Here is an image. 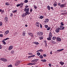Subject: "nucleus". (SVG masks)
Masks as SVG:
<instances>
[{
	"label": "nucleus",
	"instance_id": "nucleus-5",
	"mask_svg": "<svg viewBox=\"0 0 67 67\" xmlns=\"http://www.w3.org/2000/svg\"><path fill=\"white\" fill-rule=\"evenodd\" d=\"M36 63H30L29 64H28L27 65H36Z\"/></svg>",
	"mask_w": 67,
	"mask_h": 67
},
{
	"label": "nucleus",
	"instance_id": "nucleus-62",
	"mask_svg": "<svg viewBox=\"0 0 67 67\" xmlns=\"http://www.w3.org/2000/svg\"><path fill=\"white\" fill-rule=\"evenodd\" d=\"M40 27L41 28L42 27V24H40Z\"/></svg>",
	"mask_w": 67,
	"mask_h": 67
},
{
	"label": "nucleus",
	"instance_id": "nucleus-11",
	"mask_svg": "<svg viewBox=\"0 0 67 67\" xmlns=\"http://www.w3.org/2000/svg\"><path fill=\"white\" fill-rule=\"evenodd\" d=\"M29 12V8H28L26 9V12L28 13Z\"/></svg>",
	"mask_w": 67,
	"mask_h": 67
},
{
	"label": "nucleus",
	"instance_id": "nucleus-41",
	"mask_svg": "<svg viewBox=\"0 0 67 67\" xmlns=\"http://www.w3.org/2000/svg\"><path fill=\"white\" fill-rule=\"evenodd\" d=\"M28 55H33V54L32 53H28Z\"/></svg>",
	"mask_w": 67,
	"mask_h": 67
},
{
	"label": "nucleus",
	"instance_id": "nucleus-60",
	"mask_svg": "<svg viewBox=\"0 0 67 67\" xmlns=\"http://www.w3.org/2000/svg\"><path fill=\"white\" fill-rule=\"evenodd\" d=\"M2 48V47H1V45H0V49Z\"/></svg>",
	"mask_w": 67,
	"mask_h": 67
},
{
	"label": "nucleus",
	"instance_id": "nucleus-53",
	"mask_svg": "<svg viewBox=\"0 0 67 67\" xmlns=\"http://www.w3.org/2000/svg\"><path fill=\"white\" fill-rule=\"evenodd\" d=\"M49 67H51V66H52L51 64V63H50L49 64Z\"/></svg>",
	"mask_w": 67,
	"mask_h": 67
},
{
	"label": "nucleus",
	"instance_id": "nucleus-12",
	"mask_svg": "<svg viewBox=\"0 0 67 67\" xmlns=\"http://www.w3.org/2000/svg\"><path fill=\"white\" fill-rule=\"evenodd\" d=\"M64 49H59L57 50L58 52H61V51H63Z\"/></svg>",
	"mask_w": 67,
	"mask_h": 67
},
{
	"label": "nucleus",
	"instance_id": "nucleus-47",
	"mask_svg": "<svg viewBox=\"0 0 67 67\" xmlns=\"http://www.w3.org/2000/svg\"><path fill=\"white\" fill-rule=\"evenodd\" d=\"M35 60V62H37V60H38V59H34Z\"/></svg>",
	"mask_w": 67,
	"mask_h": 67
},
{
	"label": "nucleus",
	"instance_id": "nucleus-43",
	"mask_svg": "<svg viewBox=\"0 0 67 67\" xmlns=\"http://www.w3.org/2000/svg\"><path fill=\"white\" fill-rule=\"evenodd\" d=\"M0 37H3V35L2 34H0Z\"/></svg>",
	"mask_w": 67,
	"mask_h": 67
},
{
	"label": "nucleus",
	"instance_id": "nucleus-16",
	"mask_svg": "<svg viewBox=\"0 0 67 67\" xmlns=\"http://www.w3.org/2000/svg\"><path fill=\"white\" fill-rule=\"evenodd\" d=\"M34 43L37 45H38V44H39V43L37 42H34Z\"/></svg>",
	"mask_w": 67,
	"mask_h": 67
},
{
	"label": "nucleus",
	"instance_id": "nucleus-19",
	"mask_svg": "<svg viewBox=\"0 0 67 67\" xmlns=\"http://www.w3.org/2000/svg\"><path fill=\"white\" fill-rule=\"evenodd\" d=\"M49 38H52V35L51 34V35H49Z\"/></svg>",
	"mask_w": 67,
	"mask_h": 67
},
{
	"label": "nucleus",
	"instance_id": "nucleus-22",
	"mask_svg": "<svg viewBox=\"0 0 67 67\" xmlns=\"http://www.w3.org/2000/svg\"><path fill=\"white\" fill-rule=\"evenodd\" d=\"M56 39V37H53L52 38V40H54Z\"/></svg>",
	"mask_w": 67,
	"mask_h": 67
},
{
	"label": "nucleus",
	"instance_id": "nucleus-32",
	"mask_svg": "<svg viewBox=\"0 0 67 67\" xmlns=\"http://www.w3.org/2000/svg\"><path fill=\"white\" fill-rule=\"evenodd\" d=\"M64 28L65 27H63L62 28H59V29H60V30H63L64 29Z\"/></svg>",
	"mask_w": 67,
	"mask_h": 67
},
{
	"label": "nucleus",
	"instance_id": "nucleus-9",
	"mask_svg": "<svg viewBox=\"0 0 67 67\" xmlns=\"http://www.w3.org/2000/svg\"><path fill=\"white\" fill-rule=\"evenodd\" d=\"M19 64V62L18 61H17L15 64V65L16 66H18Z\"/></svg>",
	"mask_w": 67,
	"mask_h": 67
},
{
	"label": "nucleus",
	"instance_id": "nucleus-52",
	"mask_svg": "<svg viewBox=\"0 0 67 67\" xmlns=\"http://www.w3.org/2000/svg\"><path fill=\"white\" fill-rule=\"evenodd\" d=\"M64 14H67V12L66 13H62V14H63V15H64Z\"/></svg>",
	"mask_w": 67,
	"mask_h": 67
},
{
	"label": "nucleus",
	"instance_id": "nucleus-6",
	"mask_svg": "<svg viewBox=\"0 0 67 67\" xmlns=\"http://www.w3.org/2000/svg\"><path fill=\"white\" fill-rule=\"evenodd\" d=\"M40 23H37L36 24V25L37 26H38V27H40Z\"/></svg>",
	"mask_w": 67,
	"mask_h": 67
},
{
	"label": "nucleus",
	"instance_id": "nucleus-64",
	"mask_svg": "<svg viewBox=\"0 0 67 67\" xmlns=\"http://www.w3.org/2000/svg\"><path fill=\"white\" fill-rule=\"evenodd\" d=\"M25 27H27V24H26L25 25Z\"/></svg>",
	"mask_w": 67,
	"mask_h": 67
},
{
	"label": "nucleus",
	"instance_id": "nucleus-34",
	"mask_svg": "<svg viewBox=\"0 0 67 67\" xmlns=\"http://www.w3.org/2000/svg\"><path fill=\"white\" fill-rule=\"evenodd\" d=\"M2 23L1 22H0V26H2Z\"/></svg>",
	"mask_w": 67,
	"mask_h": 67
},
{
	"label": "nucleus",
	"instance_id": "nucleus-13",
	"mask_svg": "<svg viewBox=\"0 0 67 67\" xmlns=\"http://www.w3.org/2000/svg\"><path fill=\"white\" fill-rule=\"evenodd\" d=\"M60 64L61 65H63L64 64V63L61 61L60 62Z\"/></svg>",
	"mask_w": 67,
	"mask_h": 67
},
{
	"label": "nucleus",
	"instance_id": "nucleus-56",
	"mask_svg": "<svg viewBox=\"0 0 67 67\" xmlns=\"http://www.w3.org/2000/svg\"><path fill=\"white\" fill-rule=\"evenodd\" d=\"M18 63H19V64H20V63H21V61H18Z\"/></svg>",
	"mask_w": 67,
	"mask_h": 67
},
{
	"label": "nucleus",
	"instance_id": "nucleus-21",
	"mask_svg": "<svg viewBox=\"0 0 67 67\" xmlns=\"http://www.w3.org/2000/svg\"><path fill=\"white\" fill-rule=\"evenodd\" d=\"M5 21H8V18L7 17H5Z\"/></svg>",
	"mask_w": 67,
	"mask_h": 67
},
{
	"label": "nucleus",
	"instance_id": "nucleus-26",
	"mask_svg": "<svg viewBox=\"0 0 67 67\" xmlns=\"http://www.w3.org/2000/svg\"><path fill=\"white\" fill-rule=\"evenodd\" d=\"M2 42L3 44H4V45H5V44H6V43L5 42V41H4L3 40L2 41Z\"/></svg>",
	"mask_w": 67,
	"mask_h": 67
},
{
	"label": "nucleus",
	"instance_id": "nucleus-44",
	"mask_svg": "<svg viewBox=\"0 0 67 67\" xmlns=\"http://www.w3.org/2000/svg\"><path fill=\"white\" fill-rule=\"evenodd\" d=\"M40 58H42L43 57V56L42 55H40Z\"/></svg>",
	"mask_w": 67,
	"mask_h": 67
},
{
	"label": "nucleus",
	"instance_id": "nucleus-55",
	"mask_svg": "<svg viewBox=\"0 0 67 67\" xmlns=\"http://www.w3.org/2000/svg\"><path fill=\"white\" fill-rule=\"evenodd\" d=\"M43 56H44V57H45L46 56V54H44L43 55Z\"/></svg>",
	"mask_w": 67,
	"mask_h": 67
},
{
	"label": "nucleus",
	"instance_id": "nucleus-50",
	"mask_svg": "<svg viewBox=\"0 0 67 67\" xmlns=\"http://www.w3.org/2000/svg\"><path fill=\"white\" fill-rule=\"evenodd\" d=\"M52 43H53V44H55L56 43V42H54V41H53V42H52Z\"/></svg>",
	"mask_w": 67,
	"mask_h": 67
},
{
	"label": "nucleus",
	"instance_id": "nucleus-10",
	"mask_svg": "<svg viewBox=\"0 0 67 67\" xmlns=\"http://www.w3.org/2000/svg\"><path fill=\"white\" fill-rule=\"evenodd\" d=\"M49 20L48 19H45V21L44 22H45L46 23H47L48 22V21Z\"/></svg>",
	"mask_w": 67,
	"mask_h": 67
},
{
	"label": "nucleus",
	"instance_id": "nucleus-35",
	"mask_svg": "<svg viewBox=\"0 0 67 67\" xmlns=\"http://www.w3.org/2000/svg\"><path fill=\"white\" fill-rule=\"evenodd\" d=\"M24 2L25 3H27V2H28V0H25L24 1Z\"/></svg>",
	"mask_w": 67,
	"mask_h": 67
},
{
	"label": "nucleus",
	"instance_id": "nucleus-51",
	"mask_svg": "<svg viewBox=\"0 0 67 67\" xmlns=\"http://www.w3.org/2000/svg\"><path fill=\"white\" fill-rule=\"evenodd\" d=\"M63 27H63V26H60V28H63Z\"/></svg>",
	"mask_w": 67,
	"mask_h": 67
},
{
	"label": "nucleus",
	"instance_id": "nucleus-40",
	"mask_svg": "<svg viewBox=\"0 0 67 67\" xmlns=\"http://www.w3.org/2000/svg\"><path fill=\"white\" fill-rule=\"evenodd\" d=\"M53 5L54 6V7H56V6H57V3L56 4H53Z\"/></svg>",
	"mask_w": 67,
	"mask_h": 67
},
{
	"label": "nucleus",
	"instance_id": "nucleus-33",
	"mask_svg": "<svg viewBox=\"0 0 67 67\" xmlns=\"http://www.w3.org/2000/svg\"><path fill=\"white\" fill-rule=\"evenodd\" d=\"M26 16V15H25L24 14H23L22 15V17H23V18L24 17V16Z\"/></svg>",
	"mask_w": 67,
	"mask_h": 67
},
{
	"label": "nucleus",
	"instance_id": "nucleus-25",
	"mask_svg": "<svg viewBox=\"0 0 67 67\" xmlns=\"http://www.w3.org/2000/svg\"><path fill=\"white\" fill-rule=\"evenodd\" d=\"M51 29V27H48L47 29V31H49V30H50Z\"/></svg>",
	"mask_w": 67,
	"mask_h": 67
},
{
	"label": "nucleus",
	"instance_id": "nucleus-4",
	"mask_svg": "<svg viewBox=\"0 0 67 67\" xmlns=\"http://www.w3.org/2000/svg\"><path fill=\"white\" fill-rule=\"evenodd\" d=\"M65 4H62L60 5V8H64V7H65Z\"/></svg>",
	"mask_w": 67,
	"mask_h": 67
},
{
	"label": "nucleus",
	"instance_id": "nucleus-30",
	"mask_svg": "<svg viewBox=\"0 0 67 67\" xmlns=\"http://www.w3.org/2000/svg\"><path fill=\"white\" fill-rule=\"evenodd\" d=\"M5 5H9V3L7 2L6 3Z\"/></svg>",
	"mask_w": 67,
	"mask_h": 67
},
{
	"label": "nucleus",
	"instance_id": "nucleus-29",
	"mask_svg": "<svg viewBox=\"0 0 67 67\" xmlns=\"http://www.w3.org/2000/svg\"><path fill=\"white\" fill-rule=\"evenodd\" d=\"M8 39H9V38H6L5 39H4L3 41H6V40H8Z\"/></svg>",
	"mask_w": 67,
	"mask_h": 67
},
{
	"label": "nucleus",
	"instance_id": "nucleus-37",
	"mask_svg": "<svg viewBox=\"0 0 67 67\" xmlns=\"http://www.w3.org/2000/svg\"><path fill=\"white\" fill-rule=\"evenodd\" d=\"M40 18L41 19H43V16H40Z\"/></svg>",
	"mask_w": 67,
	"mask_h": 67
},
{
	"label": "nucleus",
	"instance_id": "nucleus-38",
	"mask_svg": "<svg viewBox=\"0 0 67 67\" xmlns=\"http://www.w3.org/2000/svg\"><path fill=\"white\" fill-rule=\"evenodd\" d=\"M27 12H26V13H25V15H27V14H29Z\"/></svg>",
	"mask_w": 67,
	"mask_h": 67
},
{
	"label": "nucleus",
	"instance_id": "nucleus-46",
	"mask_svg": "<svg viewBox=\"0 0 67 67\" xmlns=\"http://www.w3.org/2000/svg\"><path fill=\"white\" fill-rule=\"evenodd\" d=\"M60 24L61 25H64V24L63 22H62L60 23Z\"/></svg>",
	"mask_w": 67,
	"mask_h": 67
},
{
	"label": "nucleus",
	"instance_id": "nucleus-61",
	"mask_svg": "<svg viewBox=\"0 0 67 67\" xmlns=\"http://www.w3.org/2000/svg\"><path fill=\"white\" fill-rule=\"evenodd\" d=\"M53 40H51L50 41V42H51L52 43H53Z\"/></svg>",
	"mask_w": 67,
	"mask_h": 67
},
{
	"label": "nucleus",
	"instance_id": "nucleus-2",
	"mask_svg": "<svg viewBox=\"0 0 67 67\" xmlns=\"http://www.w3.org/2000/svg\"><path fill=\"white\" fill-rule=\"evenodd\" d=\"M37 34L38 35H39L40 36H41V35H42L43 34V33L42 32H38V33Z\"/></svg>",
	"mask_w": 67,
	"mask_h": 67
},
{
	"label": "nucleus",
	"instance_id": "nucleus-45",
	"mask_svg": "<svg viewBox=\"0 0 67 67\" xmlns=\"http://www.w3.org/2000/svg\"><path fill=\"white\" fill-rule=\"evenodd\" d=\"M39 38L40 40H42V39H43V37H39Z\"/></svg>",
	"mask_w": 67,
	"mask_h": 67
},
{
	"label": "nucleus",
	"instance_id": "nucleus-14",
	"mask_svg": "<svg viewBox=\"0 0 67 67\" xmlns=\"http://www.w3.org/2000/svg\"><path fill=\"white\" fill-rule=\"evenodd\" d=\"M28 34L30 36H32L33 35V34H32L31 32L28 33Z\"/></svg>",
	"mask_w": 67,
	"mask_h": 67
},
{
	"label": "nucleus",
	"instance_id": "nucleus-36",
	"mask_svg": "<svg viewBox=\"0 0 67 67\" xmlns=\"http://www.w3.org/2000/svg\"><path fill=\"white\" fill-rule=\"evenodd\" d=\"M8 67H12V65H9L8 66Z\"/></svg>",
	"mask_w": 67,
	"mask_h": 67
},
{
	"label": "nucleus",
	"instance_id": "nucleus-42",
	"mask_svg": "<svg viewBox=\"0 0 67 67\" xmlns=\"http://www.w3.org/2000/svg\"><path fill=\"white\" fill-rule=\"evenodd\" d=\"M32 11H33V10H32V9L31 8L30 10V12L31 13L32 12Z\"/></svg>",
	"mask_w": 67,
	"mask_h": 67
},
{
	"label": "nucleus",
	"instance_id": "nucleus-8",
	"mask_svg": "<svg viewBox=\"0 0 67 67\" xmlns=\"http://www.w3.org/2000/svg\"><path fill=\"white\" fill-rule=\"evenodd\" d=\"M12 48H13V47H12V46H10L9 47L8 50H9V51H10L11 50V49H12Z\"/></svg>",
	"mask_w": 67,
	"mask_h": 67
},
{
	"label": "nucleus",
	"instance_id": "nucleus-31",
	"mask_svg": "<svg viewBox=\"0 0 67 67\" xmlns=\"http://www.w3.org/2000/svg\"><path fill=\"white\" fill-rule=\"evenodd\" d=\"M23 36H25V31L23 33Z\"/></svg>",
	"mask_w": 67,
	"mask_h": 67
},
{
	"label": "nucleus",
	"instance_id": "nucleus-58",
	"mask_svg": "<svg viewBox=\"0 0 67 67\" xmlns=\"http://www.w3.org/2000/svg\"><path fill=\"white\" fill-rule=\"evenodd\" d=\"M23 3H21V4H20V5H23Z\"/></svg>",
	"mask_w": 67,
	"mask_h": 67
},
{
	"label": "nucleus",
	"instance_id": "nucleus-24",
	"mask_svg": "<svg viewBox=\"0 0 67 67\" xmlns=\"http://www.w3.org/2000/svg\"><path fill=\"white\" fill-rule=\"evenodd\" d=\"M17 12V10H15L12 11L13 13H15V12Z\"/></svg>",
	"mask_w": 67,
	"mask_h": 67
},
{
	"label": "nucleus",
	"instance_id": "nucleus-39",
	"mask_svg": "<svg viewBox=\"0 0 67 67\" xmlns=\"http://www.w3.org/2000/svg\"><path fill=\"white\" fill-rule=\"evenodd\" d=\"M34 8H35V9H36V8H37V7L36 6H35V5H34Z\"/></svg>",
	"mask_w": 67,
	"mask_h": 67
},
{
	"label": "nucleus",
	"instance_id": "nucleus-17",
	"mask_svg": "<svg viewBox=\"0 0 67 67\" xmlns=\"http://www.w3.org/2000/svg\"><path fill=\"white\" fill-rule=\"evenodd\" d=\"M47 8H48V10H50L51 9V8L50 7L49 5H48L47 6Z\"/></svg>",
	"mask_w": 67,
	"mask_h": 67
},
{
	"label": "nucleus",
	"instance_id": "nucleus-49",
	"mask_svg": "<svg viewBox=\"0 0 67 67\" xmlns=\"http://www.w3.org/2000/svg\"><path fill=\"white\" fill-rule=\"evenodd\" d=\"M60 3H58V5H59L60 6Z\"/></svg>",
	"mask_w": 67,
	"mask_h": 67
},
{
	"label": "nucleus",
	"instance_id": "nucleus-57",
	"mask_svg": "<svg viewBox=\"0 0 67 67\" xmlns=\"http://www.w3.org/2000/svg\"><path fill=\"white\" fill-rule=\"evenodd\" d=\"M13 14L11 13V15H10V16H11V17H12V16H13Z\"/></svg>",
	"mask_w": 67,
	"mask_h": 67
},
{
	"label": "nucleus",
	"instance_id": "nucleus-28",
	"mask_svg": "<svg viewBox=\"0 0 67 67\" xmlns=\"http://www.w3.org/2000/svg\"><path fill=\"white\" fill-rule=\"evenodd\" d=\"M37 54L38 56H40L41 53L40 52H38L37 53Z\"/></svg>",
	"mask_w": 67,
	"mask_h": 67
},
{
	"label": "nucleus",
	"instance_id": "nucleus-18",
	"mask_svg": "<svg viewBox=\"0 0 67 67\" xmlns=\"http://www.w3.org/2000/svg\"><path fill=\"white\" fill-rule=\"evenodd\" d=\"M31 62L33 63H36V62L35 61L34 59L32 60V61H31Z\"/></svg>",
	"mask_w": 67,
	"mask_h": 67
},
{
	"label": "nucleus",
	"instance_id": "nucleus-59",
	"mask_svg": "<svg viewBox=\"0 0 67 67\" xmlns=\"http://www.w3.org/2000/svg\"><path fill=\"white\" fill-rule=\"evenodd\" d=\"M31 57H34V56H35V55H31Z\"/></svg>",
	"mask_w": 67,
	"mask_h": 67
},
{
	"label": "nucleus",
	"instance_id": "nucleus-48",
	"mask_svg": "<svg viewBox=\"0 0 67 67\" xmlns=\"http://www.w3.org/2000/svg\"><path fill=\"white\" fill-rule=\"evenodd\" d=\"M19 6H20V4H18L16 5V6L17 7H19Z\"/></svg>",
	"mask_w": 67,
	"mask_h": 67
},
{
	"label": "nucleus",
	"instance_id": "nucleus-27",
	"mask_svg": "<svg viewBox=\"0 0 67 67\" xmlns=\"http://www.w3.org/2000/svg\"><path fill=\"white\" fill-rule=\"evenodd\" d=\"M9 32V31L8 30L7 31L5 32V33H6V34H8Z\"/></svg>",
	"mask_w": 67,
	"mask_h": 67
},
{
	"label": "nucleus",
	"instance_id": "nucleus-54",
	"mask_svg": "<svg viewBox=\"0 0 67 67\" xmlns=\"http://www.w3.org/2000/svg\"><path fill=\"white\" fill-rule=\"evenodd\" d=\"M14 51H11V53H12H12H14Z\"/></svg>",
	"mask_w": 67,
	"mask_h": 67
},
{
	"label": "nucleus",
	"instance_id": "nucleus-1",
	"mask_svg": "<svg viewBox=\"0 0 67 67\" xmlns=\"http://www.w3.org/2000/svg\"><path fill=\"white\" fill-rule=\"evenodd\" d=\"M1 60H2V61H3L4 62H7V59L3 58H1L0 59Z\"/></svg>",
	"mask_w": 67,
	"mask_h": 67
},
{
	"label": "nucleus",
	"instance_id": "nucleus-3",
	"mask_svg": "<svg viewBox=\"0 0 67 67\" xmlns=\"http://www.w3.org/2000/svg\"><path fill=\"white\" fill-rule=\"evenodd\" d=\"M59 27H58L56 29L55 31L56 33H58L59 32Z\"/></svg>",
	"mask_w": 67,
	"mask_h": 67
},
{
	"label": "nucleus",
	"instance_id": "nucleus-23",
	"mask_svg": "<svg viewBox=\"0 0 67 67\" xmlns=\"http://www.w3.org/2000/svg\"><path fill=\"white\" fill-rule=\"evenodd\" d=\"M44 27H45V28H46V29H47V27H48V26L47 25H44Z\"/></svg>",
	"mask_w": 67,
	"mask_h": 67
},
{
	"label": "nucleus",
	"instance_id": "nucleus-7",
	"mask_svg": "<svg viewBox=\"0 0 67 67\" xmlns=\"http://www.w3.org/2000/svg\"><path fill=\"white\" fill-rule=\"evenodd\" d=\"M57 40L58 41H61V39L59 37H57Z\"/></svg>",
	"mask_w": 67,
	"mask_h": 67
},
{
	"label": "nucleus",
	"instance_id": "nucleus-15",
	"mask_svg": "<svg viewBox=\"0 0 67 67\" xmlns=\"http://www.w3.org/2000/svg\"><path fill=\"white\" fill-rule=\"evenodd\" d=\"M41 61H42V62H46V60H45V59H42L41 60Z\"/></svg>",
	"mask_w": 67,
	"mask_h": 67
},
{
	"label": "nucleus",
	"instance_id": "nucleus-20",
	"mask_svg": "<svg viewBox=\"0 0 67 67\" xmlns=\"http://www.w3.org/2000/svg\"><path fill=\"white\" fill-rule=\"evenodd\" d=\"M47 40H48V41H51V40H52V38H51L48 37L47 38Z\"/></svg>",
	"mask_w": 67,
	"mask_h": 67
},
{
	"label": "nucleus",
	"instance_id": "nucleus-63",
	"mask_svg": "<svg viewBox=\"0 0 67 67\" xmlns=\"http://www.w3.org/2000/svg\"><path fill=\"white\" fill-rule=\"evenodd\" d=\"M31 57H32L31 56H29L28 57V58H31Z\"/></svg>",
	"mask_w": 67,
	"mask_h": 67
}]
</instances>
